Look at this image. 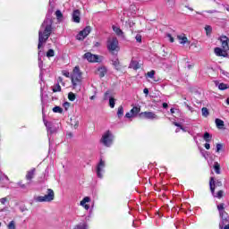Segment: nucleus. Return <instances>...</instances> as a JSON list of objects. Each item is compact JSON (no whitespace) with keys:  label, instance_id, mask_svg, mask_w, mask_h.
I'll return each mask as SVG.
<instances>
[{"label":"nucleus","instance_id":"nucleus-1","mask_svg":"<svg viewBox=\"0 0 229 229\" xmlns=\"http://www.w3.org/2000/svg\"><path fill=\"white\" fill-rule=\"evenodd\" d=\"M63 76L65 78H71L72 85L74 90L80 92L81 90V85L83 84V73L80 70V66H75L72 72H64Z\"/></svg>","mask_w":229,"mask_h":229},{"label":"nucleus","instance_id":"nucleus-2","mask_svg":"<svg viewBox=\"0 0 229 229\" xmlns=\"http://www.w3.org/2000/svg\"><path fill=\"white\" fill-rule=\"evenodd\" d=\"M51 33H53V23L44 21L41 24L40 30H38V49H40L46 42L51 37Z\"/></svg>","mask_w":229,"mask_h":229},{"label":"nucleus","instance_id":"nucleus-3","mask_svg":"<svg viewBox=\"0 0 229 229\" xmlns=\"http://www.w3.org/2000/svg\"><path fill=\"white\" fill-rule=\"evenodd\" d=\"M107 51L110 55L117 56L119 51H121V47H119V39L117 38H109L106 42Z\"/></svg>","mask_w":229,"mask_h":229},{"label":"nucleus","instance_id":"nucleus-4","mask_svg":"<svg viewBox=\"0 0 229 229\" xmlns=\"http://www.w3.org/2000/svg\"><path fill=\"white\" fill-rule=\"evenodd\" d=\"M53 199H55V191L52 189H47L46 195L36 198L38 203H50Z\"/></svg>","mask_w":229,"mask_h":229},{"label":"nucleus","instance_id":"nucleus-5","mask_svg":"<svg viewBox=\"0 0 229 229\" xmlns=\"http://www.w3.org/2000/svg\"><path fill=\"white\" fill-rule=\"evenodd\" d=\"M217 210L219 212V216L222 219V225L225 226L229 225V216L226 211H225V203H220L217 205Z\"/></svg>","mask_w":229,"mask_h":229},{"label":"nucleus","instance_id":"nucleus-6","mask_svg":"<svg viewBox=\"0 0 229 229\" xmlns=\"http://www.w3.org/2000/svg\"><path fill=\"white\" fill-rule=\"evenodd\" d=\"M100 142L104 144L106 148H110V146H112V143L114 142V135H112V131H106L102 136Z\"/></svg>","mask_w":229,"mask_h":229},{"label":"nucleus","instance_id":"nucleus-7","mask_svg":"<svg viewBox=\"0 0 229 229\" xmlns=\"http://www.w3.org/2000/svg\"><path fill=\"white\" fill-rule=\"evenodd\" d=\"M138 115L140 119H148L150 121H155L156 119H158L157 114L151 111L141 112Z\"/></svg>","mask_w":229,"mask_h":229},{"label":"nucleus","instance_id":"nucleus-8","mask_svg":"<svg viewBox=\"0 0 229 229\" xmlns=\"http://www.w3.org/2000/svg\"><path fill=\"white\" fill-rule=\"evenodd\" d=\"M92 31V28L90 26H87L82 30L79 32V35L76 36L77 40H85L87 37H89V34Z\"/></svg>","mask_w":229,"mask_h":229},{"label":"nucleus","instance_id":"nucleus-9","mask_svg":"<svg viewBox=\"0 0 229 229\" xmlns=\"http://www.w3.org/2000/svg\"><path fill=\"white\" fill-rule=\"evenodd\" d=\"M83 58H85L86 60H88V62L91 64H99V62H101V60H99V55H93L90 52H87L86 54H84Z\"/></svg>","mask_w":229,"mask_h":229},{"label":"nucleus","instance_id":"nucleus-10","mask_svg":"<svg viewBox=\"0 0 229 229\" xmlns=\"http://www.w3.org/2000/svg\"><path fill=\"white\" fill-rule=\"evenodd\" d=\"M221 42L222 48L224 49L225 53H229V38L226 36H221L219 38Z\"/></svg>","mask_w":229,"mask_h":229},{"label":"nucleus","instance_id":"nucleus-11","mask_svg":"<svg viewBox=\"0 0 229 229\" xmlns=\"http://www.w3.org/2000/svg\"><path fill=\"white\" fill-rule=\"evenodd\" d=\"M105 167V161L100 159L98 165H97V175L98 178H103V168Z\"/></svg>","mask_w":229,"mask_h":229},{"label":"nucleus","instance_id":"nucleus-12","mask_svg":"<svg viewBox=\"0 0 229 229\" xmlns=\"http://www.w3.org/2000/svg\"><path fill=\"white\" fill-rule=\"evenodd\" d=\"M108 73V69L106 66H100L98 68V75L99 78H105Z\"/></svg>","mask_w":229,"mask_h":229},{"label":"nucleus","instance_id":"nucleus-13","mask_svg":"<svg viewBox=\"0 0 229 229\" xmlns=\"http://www.w3.org/2000/svg\"><path fill=\"white\" fill-rule=\"evenodd\" d=\"M36 169L32 168L31 170L28 171L25 178L27 180V182H29V183H31V180H33V178H35V173H36Z\"/></svg>","mask_w":229,"mask_h":229},{"label":"nucleus","instance_id":"nucleus-14","mask_svg":"<svg viewBox=\"0 0 229 229\" xmlns=\"http://www.w3.org/2000/svg\"><path fill=\"white\" fill-rule=\"evenodd\" d=\"M81 13L79 9H76L72 13V21L73 22H76L77 24H80V21H81V18L80 17Z\"/></svg>","mask_w":229,"mask_h":229},{"label":"nucleus","instance_id":"nucleus-15","mask_svg":"<svg viewBox=\"0 0 229 229\" xmlns=\"http://www.w3.org/2000/svg\"><path fill=\"white\" fill-rule=\"evenodd\" d=\"M215 53L217 56H224V58L228 56V52H225V49H221L220 47H216Z\"/></svg>","mask_w":229,"mask_h":229},{"label":"nucleus","instance_id":"nucleus-16","mask_svg":"<svg viewBox=\"0 0 229 229\" xmlns=\"http://www.w3.org/2000/svg\"><path fill=\"white\" fill-rule=\"evenodd\" d=\"M177 38L180 42V44H191V41H189V38L185 37V34H181L177 36Z\"/></svg>","mask_w":229,"mask_h":229},{"label":"nucleus","instance_id":"nucleus-17","mask_svg":"<svg viewBox=\"0 0 229 229\" xmlns=\"http://www.w3.org/2000/svg\"><path fill=\"white\" fill-rule=\"evenodd\" d=\"M87 203H90V197H85L81 201V206L84 207L86 210H89L90 208V206L87 205Z\"/></svg>","mask_w":229,"mask_h":229},{"label":"nucleus","instance_id":"nucleus-18","mask_svg":"<svg viewBox=\"0 0 229 229\" xmlns=\"http://www.w3.org/2000/svg\"><path fill=\"white\" fill-rule=\"evenodd\" d=\"M129 68L133 69V71H139V69H140V64L137 61L131 60Z\"/></svg>","mask_w":229,"mask_h":229},{"label":"nucleus","instance_id":"nucleus-19","mask_svg":"<svg viewBox=\"0 0 229 229\" xmlns=\"http://www.w3.org/2000/svg\"><path fill=\"white\" fill-rule=\"evenodd\" d=\"M215 123L216 124V128H218V130H223V128H225V122L219 118H216L215 120Z\"/></svg>","mask_w":229,"mask_h":229},{"label":"nucleus","instance_id":"nucleus-20","mask_svg":"<svg viewBox=\"0 0 229 229\" xmlns=\"http://www.w3.org/2000/svg\"><path fill=\"white\" fill-rule=\"evenodd\" d=\"M131 114L134 116L137 117V115H139V114H140V107L139 106H133L131 109Z\"/></svg>","mask_w":229,"mask_h":229},{"label":"nucleus","instance_id":"nucleus-21","mask_svg":"<svg viewBox=\"0 0 229 229\" xmlns=\"http://www.w3.org/2000/svg\"><path fill=\"white\" fill-rule=\"evenodd\" d=\"M209 187L212 194H214V191H216V181H214V177L210 178Z\"/></svg>","mask_w":229,"mask_h":229},{"label":"nucleus","instance_id":"nucleus-22","mask_svg":"<svg viewBox=\"0 0 229 229\" xmlns=\"http://www.w3.org/2000/svg\"><path fill=\"white\" fill-rule=\"evenodd\" d=\"M214 170L216 174H221V165L217 162H215L214 164Z\"/></svg>","mask_w":229,"mask_h":229},{"label":"nucleus","instance_id":"nucleus-23","mask_svg":"<svg viewBox=\"0 0 229 229\" xmlns=\"http://www.w3.org/2000/svg\"><path fill=\"white\" fill-rule=\"evenodd\" d=\"M113 30L114 31V33H115L118 37H121V36L123 35V30H121V28H119V27L113 26Z\"/></svg>","mask_w":229,"mask_h":229},{"label":"nucleus","instance_id":"nucleus-24","mask_svg":"<svg viewBox=\"0 0 229 229\" xmlns=\"http://www.w3.org/2000/svg\"><path fill=\"white\" fill-rule=\"evenodd\" d=\"M123 115H124V107H123V106H120L117 110L118 119H121V117H123Z\"/></svg>","mask_w":229,"mask_h":229},{"label":"nucleus","instance_id":"nucleus-25","mask_svg":"<svg viewBox=\"0 0 229 229\" xmlns=\"http://www.w3.org/2000/svg\"><path fill=\"white\" fill-rule=\"evenodd\" d=\"M113 65L116 71H121V63L119 62V59L113 61Z\"/></svg>","mask_w":229,"mask_h":229},{"label":"nucleus","instance_id":"nucleus-26","mask_svg":"<svg viewBox=\"0 0 229 229\" xmlns=\"http://www.w3.org/2000/svg\"><path fill=\"white\" fill-rule=\"evenodd\" d=\"M52 110L55 114H62L64 112V109L58 106L53 107Z\"/></svg>","mask_w":229,"mask_h":229},{"label":"nucleus","instance_id":"nucleus-27","mask_svg":"<svg viewBox=\"0 0 229 229\" xmlns=\"http://www.w3.org/2000/svg\"><path fill=\"white\" fill-rule=\"evenodd\" d=\"M52 90L53 92H62V86L57 83L53 87Z\"/></svg>","mask_w":229,"mask_h":229},{"label":"nucleus","instance_id":"nucleus-28","mask_svg":"<svg viewBox=\"0 0 229 229\" xmlns=\"http://www.w3.org/2000/svg\"><path fill=\"white\" fill-rule=\"evenodd\" d=\"M201 112H202L203 117H208V115H210V113L208 112V108L207 107H202Z\"/></svg>","mask_w":229,"mask_h":229},{"label":"nucleus","instance_id":"nucleus-29","mask_svg":"<svg viewBox=\"0 0 229 229\" xmlns=\"http://www.w3.org/2000/svg\"><path fill=\"white\" fill-rule=\"evenodd\" d=\"M109 106L110 108H115V98L113 97L109 98Z\"/></svg>","mask_w":229,"mask_h":229},{"label":"nucleus","instance_id":"nucleus-30","mask_svg":"<svg viewBox=\"0 0 229 229\" xmlns=\"http://www.w3.org/2000/svg\"><path fill=\"white\" fill-rule=\"evenodd\" d=\"M203 139H204L205 141L210 142V140H212V136H210V133L205 132L204 136H203Z\"/></svg>","mask_w":229,"mask_h":229},{"label":"nucleus","instance_id":"nucleus-31","mask_svg":"<svg viewBox=\"0 0 229 229\" xmlns=\"http://www.w3.org/2000/svg\"><path fill=\"white\" fill-rule=\"evenodd\" d=\"M218 89H219V90H226L229 89V86H228V84L222 82L218 85Z\"/></svg>","mask_w":229,"mask_h":229},{"label":"nucleus","instance_id":"nucleus-32","mask_svg":"<svg viewBox=\"0 0 229 229\" xmlns=\"http://www.w3.org/2000/svg\"><path fill=\"white\" fill-rule=\"evenodd\" d=\"M55 16L58 21H60V19H64V13H62V11L60 10L55 11Z\"/></svg>","mask_w":229,"mask_h":229},{"label":"nucleus","instance_id":"nucleus-33","mask_svg":"<svg viewBox=\"0 0 229 229\" xmlns=\"http://www.w3.org/2000/svg\"><path fill=\"white\" fill-rule=\"evenodd\" d=\"M68 99H69V101H74L76 99V95L72 92H70L68 94Z\"/></svg>","mask_w":229,"mask_h":229},{"label":"nucleus","instance_id":"nucleus-34","mask_svg":"<svg viewBox=\"0 0 229 229\" xmlns=\"http://www.w3.org/2000/svg\"><path fill=\"white\" fill-rule=\"evenodd\" d=\"M47 58H51V57L55 56V50L49 49V50L47 52Z\"/></svg>","mask_w":229,"mask_h":229},{"label":"nucleus","instance_id":"nucleus-35","mask_svg":"<svg viewBox=\"0 0 229 229\" xmlns=\"http://www.w3.org/2000/svg\"><path fill=\"white\" fill-rule=\"evenodd\" d=\"M7 228H8V229H16V227H15V221L12 220V221L8 224Z\"/></svg>","mask_w":229,"mask_h":229},{"label":"nucleus","instance_id":"nucleus-36","mask_svg":"<svg viewBox=\"0 0 229 229\" xmlns=\"http://www.w3.org/2000/svg\"><path fill=\"white\" fill-rule=\"evenodd\" d=\"M205 30H206V34H207V35H210V33H212V27H211V26L207 25V26L205 27Z\"/></svg>","mask_w":229,"mask_h":229},{"label":"nucleus","instance_id":"nucleus-37","mask_svg":"<svg viewBox=\"0 0 229 229\" xmlns=\"http://www.w3.org/2000/svg\"><path fill=\"white\" fill-rule=\"evenodd\" d=\"M222 150H223V144L217 143L216 144V153H221Z\"/></svg>","mask_w":229,"mask_h":229},{"label":"nucleus","instance_id":"nucleus-38","mask_svg":"<svg viewBox=\"0 0 229 229\" xmlns=\"http://www.w3.org/2000/svg\"><path fill=\"white\" fill-rule=\"evenodd\" d=\"M147 76H148V78L154 79L155 78V70L148 72L147 73Z\"/></svg>","mask_w":229,"mask_h":229},{"label":"nucleus","instance_id":"nucleus-39","mask_svg":"<svg viewBox=\"0 0 229 229\" xmlns=\"http://www.w3.org/2000/svg\"><path fill=\"white\" fill-rule=\"evenodd\" d=\"M136 42H142V36L140 34L136 35L135 37Z\"/></svg>","mask_w":229,"mask_h":229},{"label":"nucleus","instance_id":"nucleus-40","mask_svg":"<svg viewBox=\"0 0 229 229\" xmlns=\"http://www.w3.org/2000/svg\"><path fill=\"white\" fill-rule=\"evenodd\" d=\"M174 125L177 126V128H180L181 130H182L183 131H185V129L183 128V125H181L180 123H178L177 122H174Z\"/></svg>","mask_w":229,"mask_h":229},{"label":"nucleus","instance_id":"nucleus-41","mask_svg":"<svg viewBox=\"0 0 229 229\" xmlns=\"http://www.w3.org/2000/svg\"><path fill=\"white\" fill-rule=\"evenodd\" d=\"M7 201H8V198L6 197L0 199V203L2 205H4Z\"/></svg>","mask_w":229,"mask_h":229},{"label":"nucleus","instance_id":"nucleus-42","mask_svg":"<svg viewBox=\"0 0 229 229\" xmlns=\"http://www.w3.org/2000/svg\"><path fill=\"white\" fill-rule=\"evenodd\" d=\"M110 96V91H106L105 94H104V100L106 101L108 99V97Z\"/></svg>","mask_w":229,"mask_h":229},{"label":"nucleus","instance_id":"nucleus-43","mask_svg":"<svg viewBox=\"0 0 229 229\" xmlns=\"http://www.w3.org/2000/svg\"><path fill=\"white\" fill-rule=\"evenodd\" d=\"M64 108H65V110H68L69 107L71 106V103L69 102H64L63 105Z\"/></svg>","mask_w":229,"mask_h":229},{"label":"nucleus","instance_id":"nucleus-44","mask_svg":"<svg viewBox=\"0 0 229 229\" xmlns=\"http://www.w3.org/2000/svg\"><path fill=\"white\" fill-rule=\"evenodd\" d=\"M166 37L169 38L170 42H174V38H173V36L170 33L166 34Z\"/></svg>","mask_w":229,"mask_h":229},{"label":"nucleus","instance_id":"nucleus-45","mask_svg":"<svg viewBox=\"0 0 229 229\" xmlns=\"http://www.w3.org/2000/svg\"><path fill=\"white\" fill-rule=\"evenodd\" d=\"M125 117L127 119H131V117H134L133 114H131V111H130V113H126L125 114Z\"/></svg>","mask_w":229,"mask_h":229},{"label":"nucleus","instance_id":"nucleus-46","mask_svg":"<svg viewBox=\"0 0 229 229\" xmlns=\"http://www.w3.org/2000/svg\"><path fill=\"white\" fill-rule=\"evenodd\" d=\"M216 198H219V199L223 198V191L220 190L217 191Z\"/></svg>","mask_w":229,"mask_h":229},{"label":"nucleus","instance_id":"nucleus-47","mask_svg":"<svg viewBox=\"0 0 229 229\" xmlns=\"http://www.w3.org/2000/svg\"><path fill=\"white\" fill-rule=\"evenodd\" d=\"M216 187H223V182H222L221 181L217 180V181L216 182Z\"/></svg>","mask_w":229,"mask_h":229},{"label":"nucleus","instance_id":"nucleus-48","mask_svg":"<svg viewBox=\"0 0 229 229\" xmlns=\"http://www.w3.org/2000/svg\"><path fill=\"white\" fill-rule=\"evenodd\" d=\"M57 83H58V84L64 83V78L58 77V79H57Z\"/></svg>","mask_w":229,"mask_h":229},{"label":"nucleus","instance_id":"nucleus-49","mask_svg":"<svg viewBox=\"0 0 229 229\" xmlns=\"http://www.w3.org/2000/svg\"><path fill=\"white\" fill-rule=\"evenodd\" d=\"M221 74H224V76H228V72H225V70L220 69Z\"/></svg>","mask_w":229,"mask_h":229},{"label":"nucleus","instance_id":"nucleus-50","mask_svg":"<svg viewBox=\"0 0 229 229\" xmlns=\"http://www.w3.org/2000/svg\"><path fill=\"white\" fill-rule=\"evenodd\" d=\"M206 13H216V10L204 11Z\"/></svg>","mask_w":229,"mask_h":229},{"label":"nucleus","instance_id":"nucleus-51","mask_svg":"<svg viewBox=\"0 0 229 229\" xmlns=\"http://www.w3.org/2000/svg\"><path fill=\"white\" fill-rule=\"evenodd\" d=\"M143 92H144V94H146V96H148V94H149V89L148 88H145L143 89Z\"/></svg>","mask_w":229,"mask_h":229},{"label":"nucleus","instance_id":"nucleus-52","mask_svg":"<svg viewBox=\"0 0 229 229\" xmlns=\"http://www.w3.org/2000/svg\"><path fill=\"white\" fill-rule=\"evenodd\" d=\"M204 148H206V149H210V144L205 143Z\"/></svg>","mask_w":229,"mask_h":229},{"label":"nucleus","instance_id":"nucleus-53","mask_svg":"<svg viewBox=\"0 0 229 229\" xmlns=\"http://www.w3.org/2000/svg\"><path fill=\"white\" fill-rule=\"evenodd\" d=\"M169 105L167 103H163V108H168Z\"/></svg>","mask_w":229,"mask_h":229},{"label":"nucleus","instance_id":"nucleus-54","mask_svg":"<svg viewBox=\"0 0 229 229\" xmlns=\"http://www.w3.org/2000/svg\"><path fill=\"white\" fill-rule=\"evenodd\" d=\"M100 46H101V43H99V42L95 43V47H99Z\"/></svg>","mask_w":229,"mask_h":229},{"label":"nucleus","instance_id":"nucleus-55","mask_svg":"<svg viewBox=\"0 0 229 229\" xmlns=\"http://www.w3.org/2000/svg\"><path fill=\"white\" fill-rule=\"evenodd\" d=\"M170 112H171V114H174V108L172 107V108L170 109Z\"/></svg>","mask_w":229,"mask_h":229},{"label":"nucleus","instance_id":"nucleus-56","mask_svg":"<svg viewBox=\"0 0 229 229\" xmlns=\"http://www.w3.org/2000/svg\"><path fill=\"white\" fill-rule=\"evenodd\" d=\"M89 99H91V100L96 99V96H91V97L89 98Z\"/></svg>","mask_w":229,"mask_h":229},{"label":"nucleus","instance_id":"nucleus-57","mask_svg":"<svg viewBox=\"0 0 229 229\" xmlns=\"http://www.w3.org/2000/svg\"><path fill=\"white\" fill-rule=\"evenodd\" d=\"M224 229H229V224H227L226 225H225Z\"/></svg>","mask_w":229,"mask_h":229},{"label":"nucleus","instance_id":"nucleus-58","mask_svg":"<svg viewBox=\"0 0 229 229\" xmlns=\"http://www.w3.org/2000/svg\"><path fill=\"white\" fill-rule=\"evenodd\" d=\"M226 104L229 105V98H226Z\"/></svg>","mask_w":229,"mask_h":229},{"label":"nucleus","instance_id":"nucleus-59","mask_svg":"<svg viewBox=\"0 0 229 229\" xmlns=\"http://www.w3.org/2000/svg\"><path fill=\"white\" fill-rule=\"evenodd\" d=\"M79 123L76 122V123L74 124V128H76L78 126Z\"/></svg>","mask_w":229,"mask_h":229},{"label":"nucleus","instance_id":"nucleus-60","mask_svg":"<svg viewBox=\"0 0 229 229\" xmlns=\"http://www.w3.org/2000/svg\"><path fill=\"white\" fill-rule=\"evenodd\" d=\"M70 137H72V132L68 133Z\"/></svg>","mask_w":229,"mask_h":229},{"label":"nucleus","instance_id":"nucleus-61","mask_svg":"<svg viewBox=\"0 0 229 229\" xmlns=\"http://www.w3.org/2000/svg\"><path fill=\"white\" fill-rule=\"evenodd\" d=\"M156 191H157L158 192H160V189H156Z\"/></svg>","mask_w":229,"mask_h":229},{"label":"nucleus","instance_id":"nucleus-62","mask_svg":"<svg viewBox=\"0 0 229 229\" xmlns=\"http://www.w3.org/2000/svg\"><path fill=\"white\" fill-rule=\"evenodd\" d=\"M21 187H22V189H24L25 185L23 184V185H21Z\"/></svg>","mask_w":229,"mask_h":229},{"label":"nucleus","instance_id":"nucleus-63","mask_svg":"<svg viewBox=\"0 0 229 229\" xmlns=\"http://www.w3.org/2000/svg\"><path fill=\"white\" fill-rule=\"evenodd\" d=\"M189 10H191L192 12L193 9L189 8Z\"/></svg>","mask_w":229,"mask_h":229},{"label":"nucleus","instance_id":"nucleus-64","mask_svg":"<svg viewBox=\"0 0 229 229\" xmlns=\"http://www.w3.org/2000/svg\"><path fill=\"white\" fill-rule=\"evenodd\" d=\"M0 226H1V222H0Z\"/></svg>","mask_w":229,"mask_h":229}]
</instances>
